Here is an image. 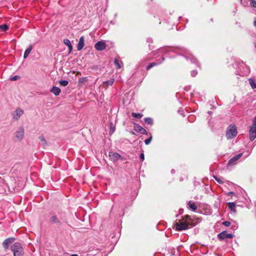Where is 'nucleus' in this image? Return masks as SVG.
Returning a JSON list of instances; mask_svg holds the SVG:
<instances>
[{
	"instance_id": "20e7f679",
	"label": "nucleus",
	"mask_w": 256,
	"mask_h": 256,
	"mask_svg": "<svg viewBox=\"0 0 256 256\" xmlns=\"http://www.w3.org/2000/svg\"><path fill=\"white\" fill-rule=\"evenodd\" d=\"M237 129L235 126H230L226 132V136L228 139H232L236 136Z\"/></svg>"
},
{
	"instance_id": "c03bdc74",
	"label": "nucleus",
	"mask_w": 256,
	"mask_h": 256,
	"mask_svg": "<svg viewBox=\"0 0 256 256\" xmlns=\"http://www.w3.org/2000/svg\"><path fill=\"white\" fill-rule=\"evenodd\" d=\"M234 194V192H228V194H227V195H228V196H230L231 194Z\"/></svg>"
},
{
	"instance_id": "a211bd4d",
	"label": "nucleus",
	"mask_w": 256,
	"mask_h": 256,
	"mask_svg": "<svg viewBox=\"0 0 256 256\" xmlns=\"http://www.w3.org/2000/svg\"><path fill=\"white\" fill-rule=\"evenodd\" d=\"M188 208L192 211L194 212L197 209V206L194 202L190 201L188 204Z\"/></svg>"
},
{
	"instance_id": "39448f33",
	"label": "nucleus",
	"mask_w": 256,
	"mask_h": 256,
	"mask_svg": "<svg viewBox=\"0 0 256 256\" xmlns=\"http://www.w3.org/2000/svg\"><path fill=\"white\" fill-rule=\"evenodd\" d=\"M24 110L20 108H18L16 110L12 113V118L18 120L20 119L21 116L24 114Z\"/></svg>"
},
{
	"instance_id": "c756f323",
	"label": "nucleus",
	"mask_w": 256,
	"mask_h": 256,
	"mask_svg": "<svg viewBox=\"0 0 256 256\" xmlns=\"http://www.w3.org/2000/svg\"><path fill=\"white\" fill-rule=\"evenodd\" d=\"M115 130V126L112 122L110 123V134H112Z\"/></svg>"
},
{
	"instance_id": "3c124183",
	"label": "nucleus",
	"mask_w": 256,
	"mask_h": 256,
	"mask_svg": "<svg viewBox=\"0 0 256 256\" xmlns=\"http://www.w3.org/2000/svg\"><path fill=\"white\" fill-rule=\"evenodd\" d=\"M240 1H242V0H240Z\"/></svg>"
},
{
	"instance_id": "6ab92c4d",
	"label": "nucleus",
	"mask_w": 256,
	"mask_h": 256,
	"mask_svg": "<svg viewBox=\"0 0 256 256\" xmlns=\"http://www.w3.org/2000/svg\"><path fill=\"white\" fill-rule=\"evenodd\" d=\"M32 48V46L30 45L28 46V48L26 50L24 53V59L26 58L30 54Z\"/></svg>"
},
{
	"instance_id": "b1692460",
	"label": "nucleus",
	"mask_w": 256,
	"mask_h": 256,
	"mask_svg": "<svg viewBox=\"0 0 256 256\" xmlns=\"http://www.w3.org/2000/svg\"><path fill=\"white\" fill-rule=\"evenodd\" d=\"M249 82L250 86L252 89H254L256 88V82L254 80V79L250 78L249 79Z\"/></svg>"
},
{
	"instance_id": "37998d69",
	"label": "nucleus",
	"mask_w": 256,
	"mask_h": 256,
	"mask_svg": "<svg viewBox=\"0 0 256 256\" xmlns=\"http://www.w3.org/2000/svg\"><path fill=\"white\" fill-rule=\"evenodd\" d=\"M254 26L256 27V18H254Z\"/></svg>"
},
{
	"instance_id": "7c9ffc66",
	"label": "nucleus",
	"mask_w": 256,
	"mask_h": 256,
	"mask_svg": "<svg viewBox=\"0 0 256 256\" xmlns=\"http://www.w3.org/2000/svg\"><path fill=\"white\" fill-rule=\"evenodd\" d=\"M39 139H40V140L41 142V144L42 146H45L46 144V141L43 136H40Z\"/></svg>"
},
{
	"instance_id": "c85d7f7f",
	"label": "nucleus",
	"mask_w": 256,
	"mask_h": 256,
	"mask_svg": "<svg viewBox=\"0 0 256 256\" xmlns=\"http://www.w3.org/2000/svg\"><path fill=\"white\" fill-rule=\"evenodd\" d=\"M59 84L62 86H66L68 84V82L66 80H61L59 82Z\"/></svg>"
},
{
	"instance_id": "8fccbe9b",
	"label": "nucleus",
	"mask_w": 256,
	"mask_h": 256,
	"mask_svg": "<svg viewBox=\"0 0 256 256\" xmlns=\"http://www.w3.org/2000/svg\"><path fill=\"white\" fill-rule=\"evenodd\" d=\"M255 48H256V44H255Z\"/></svg>"
},
{
	"instance_id": "a19ab883",
	"label": "nucleus",
	"mask_w": 256,
	"mask_h": 256,
	"mask_svg": "<svg viewBox=\"0 0 256 256\" xmlns=\"http://www.w3.org/2000/svg\"><path fill=\"white\" fill-rule=\"evenodd\" d=\"M147 42H152V40L151 38H148L147 40Z\"/></svg>"
},
{
	"instance_id": "4468645a",
	"label": "nucleus",
	"mask_w": 256,
	"mask_h": 256,
	"mask_svg": "<svg viewBox=\"0 0 256 256\" xmlns=\"http://www.w3.org/2000/svg\"><path fill=\"white\" fill-rule=\"evenodd\" d=\"M50 222L52 224H56L58 225L61 224V222L56 216H52L50 218Z\"/></svg>"
},
{
	"instance_id": "58836bf2",
	"label": "nucleus",
	"mask_w": 256,
	"mask_h": 256,
	"mask_svg": "<svg viewBox=\"0 0 256 256\" xmlns=\"http://www.w3.org/2000/svg\"><path fill=\"white\" fill-rule=\"evenodd\" d=\"M19 78V76H12V78H10V80H16L18 79V78Z\"/></svg>"
},
{
	"instance_id": "cd10ccee",
	"label": "nucleus",
	"mask_w": 256,
	"mask_h": 256,
	"mask_svg": "<svg viewBox=\"0 0 256 256\" xmlns=\"http://www.w3.org/2000/svg\"><path fill=\"white\" fill-rule=\"evenodd\" d=\"M132 116L135 118H140L142 116V114L140 113L132 112Z\"/></svg>"
},
{
	"instance_id": "72a5a7b5",
	"label": "nucleus",
	"mask_w": 256,
	"mask_h": 256,
	"mask_svg": "<svg viewBox=\"0 0 256 256\" xmlns=\"http://www.w3.org/2000/svg\"><path fill=\"white\" fill-rule=\"evenodd\" d=\"M152 136H150V137L148 138H147L145 140H144V143L146 145H148L149 144L151 141H152Z\"/></svg>"
},
{
	"instance_id": "1a4fd4ad",
	"label": "nucleus",
	"mask_w": 256,
	"mask_h": 256,
	"mask_svg": "<svg viewBox=\"0 0 256 256\" xmlns=\"http://www.w3.org/2000/svg\"><path fill=\"white\" fill-rule=\"evenodd\" d=\"M250 141H253L256 138V127L252 126L250 130Z\"/></svg>"
},
{
	"instance_id": "a878e982",
	"label": "nucleus",
	"mask_w": 256,
	"mask_h": 256,
	"mask_svg": "<svg viewBox=\"0 0 256 256\" xmlns=\"http://www.w3.org/2000/svg\"><path fill=\"white\" fill-rule=\"evenodd\" d=\"M114 82V78H111V79H110V80H108L106 81V82H104V84H105L106 86H112V85L113 84V83Z\"/></svg>"
},
{
	"instance_id": "4be33fe9",
	"label": "nucleus",
	"mask_w": 256,
	"mask_h": 256,
	"mask_svg": "<svg viewBox=\"0 0 256 256\" xmlns=\"http://www.w3.org/2000/svg\"><path fill=\"white\" fill-rule=\"evenodd\" d=\"M158 52H166L170 50H172V48L168 47L162 48L158 49Z\"/></svg>"
},
{
	"instance_id": "ddd939ff",
	"label": "nucleus",
	"mask_w": 256,
	"mask_h": 256,
	"mask_svg": "<svg viewBox=\"0 0 256 256\" xmlns=\"http://www.w3.org/2000/svg\"><path fill=\"white\" fill-rule=\"evenodd\" d=\"M184 57L187 60H190L192 63H194L198 66H200L199 63L198 62L197 60L191 54L190 56H184Z\"/></svg>"
},
{
	"instance_id": "f3484780",
	"label": "nucleus",
	"mask_w": 256,
	"mask_h": 256,
	"mask_svg": "<svg viewBox=\"0 0 256 256\" xmlns=\"http://www.w3.org/2000/svg\"><path fill=\"white\" fill-rule=\"evenodd\" d=\"M228 208L230 210L234 212H236V204L234 202H230L227 204Z\"/></svg>"
},
{
	"instance_id": "4c0bfd02",
	"label": "nucleus",
	"mask_w": 256,
	"mask_h": 256,
	"mask_svg": "<svg viewBox=\"0 0 256 256\" xmlns=\"http://www.w3.org/2000/svg\"><path fill=\"white\" fill-rule=\"evenodd\" d=\"M140 159L141 161H144V155L143 153H141L140 156Z\"/></svg>"
},
{
	"instance_id": "f704fd0d",
	"label": "nucleus",
	"mask_w": 256,
	"mask_h": 256,
	"mask_svg": "<svg viewBox=\"0 0 256 256\" xmlns=\"http://www.w3.org/2000/svg\"><path fill=\"white\" fill-rule=\"evenodd\" d=\"M250 6L256 8V1L255 0H250Z\"/></svg>"
},
{
	"instance_id": "9b49d317",
	"label": "nucleus",
	"mask_w": 256,
	"mask_h": 256,
	"mask_svg": "<svg viewBox=\"0 0 256 256\" xmlns=\"http://www.w3.org/2000/svg\"><path fill=\"white\" fill-rule=\"evenodd\" d=\"M108 156L114 162L118 161L121 158V156L117 152H110Z\"/></svg>"
},
{
	"instance_id": "7ed1b4c3",
	"label": "nucleus",
	"mask_w": 256,
	"mask_h": 256,
	"mask_svg": "<svg viewBox=\"0 0 256 256\" xmlns=\"http://www.w3.org/2000/svg\"><path fill=\"white\" fill-rule=\"evenodd\" d=\"M24 130L22 126L19 127L14 134V140L16 142H20L24 137Z\"/></svg>"
},
{
	"instance_id": "473e14b6",
	"label": "nucleus",
	"mask_w": 256,
	"mask_h": 256,
	"mask_svg": "<svg viewBox=\"0 0 256 256\" xmlns=\"http://www.w3.org/2000/svg\"><path fill=\"white\" fill-rule=\"evenodd\" d=\"M214 178L219 184H222L224 183V181L222 180L224 179L223 178L221 179L216 176H214Z\"/></svg>"
},
{
	"instance_id": "9d476101",
	"label": "nucleus",
	"mask_w": 256,
	"mask_h": 256,
	"mask_svg": "<svg viewBox=\"0 0 256 256\" xmlns=\"http://www.w3.org/2000/svg\"><path fill=\"white\" fill-rule=\"evenodd\" d=\"M14 240L15 238H10L5 240L2 243L4 248L5 249H8L10 246L14 242Z\"/></svg>"
},
{
	"instance_id": "5701e85b",
	"label": "nucleus",
	"mask_w": 256,
	"mask_h": 256,
	"mask_svg": "<svg viewBox=\"0 0 256 256\" xmlns=\"http://www.w3.org/2000/svg\"><path fill=\"white\" fill-rule=\"evenodd\" d=\"M114 64L118 68H120L122 66V62L116 58L114 60Z\"/></svg>"
},
{
	"instance_id": "2eb2a0df",
	"label": "nucleus",
	"mask_w": 256,
	"mask_h": 256,
	"mask_svg": "<svg viewBox=\"0 0 256 256\" xmlns=\"http://www.w3.org/2000/svg\"><path fill=\"white\" fill-rule=\"evenodd\" d=\"M84 46V37L81 36L80 38L78 46H77V49L78 50H80L83 48Z\"/></svg>"
},
{
	"instance_id": "393cba45",
	"label": "nucleus",
	"mask_w": 256,
	"mask_h": 256,
	"mask_svg": "<svg viewBox=\"0 0 256 256\" xmlns=\"http://www.w3.org/2000/svg\"><path fill=\"white\" fill-rule=\"evenodd\" d=\"M160 64V62H159V63H158V62H151L146 66V70H150L153 66H156L159 64Z\"/></svg>"
},
{
	"instance_id": "ea45409f",
	"label": "nucleus",
	"mask_w": 256,
	"mask_h": 256,
	"mask_svg": "<svg viewBox=\"0 0 256 256\" xmlns=\"http://www.w3.org/2000/svg\"><path fill=\"white\" fill-rule=\"evenodd\" d=\"M252 126H255L256 127V117L254 118L253 124L252 125Z\"/></svg>"
},
{
	"instance_id": "f257e3e1",
	"label": "nucleus",
	"mask_w": 256,
	"mask_h": 256,
	"mask_svg": "<svg viewBox=\"0 0 256 256\" xmlns=\"http://www.w3.org/2000/svg\"><path fill=\"white\" fill-rule=\"evenodd\" d=\"M188 225L194 226H196V224L194 222V220L190 216L186 215L176 222V228L179 231L186 230L188 228Z\"/></svg>"
},
{
	"instance_id": "6e6552de",
	"label": "nucleus",
	"mask_w": 256,
	"mask_h": 256,
	"mask_svg": "<svg viewBox=\"0 0 256 256\" xmlns=\"http://www.w3.org/2000/svg\"><path fill=\"white\" fill-rule=\"evenodd\" d=\"M242 153L239 154L236 156H234L232 157V158H230L228 163V166L230 165H234L236 164L237 161L242 156Z\"/></svg>"
},
{
	"instance_id": "c9c22d12",
	"label": "nucleus",
	"mask_w": 256,
	"mask_h": 256,
	"mask_svg": "<svg viewBox=\"0 0 256 256\" xmlns=\"http://www.w3.org/2000/svg\"><path fill=\"white\" fill-rule=\"evenodd\" d=\"M222 224L226 227H228L230 225V223L229 222L225 221L222 222Z\"/></svg>"
},
{
	"instance_id": "09e8293b",
	"label": "nucleus",
	"mask_w": 256,
	"mask_h": 256,
	"mask_svg": "<svg viewBox=\"0 0 256 256\" xmlns=\"http://www.w3.org/2000/svg\"><path fill=\"white\" fill-rule=\"evenodd\" d=\"M130 133H131L132 134H134V132H130Z\"/></svg>"
},
{
	"instance_id": "0eeeda50",
	"label": "nucleus",
	"mask_w": 256,
	"mask_h": 256,
	"mask_svg": "<svg viewBox=\"0 0 256 256\" xmlns=\"http://www.w3.org/2000/svg\"><path fill=\"white\" fill-rule=\"evenodd\" d=\"M96 49L98 50H103L106 48V43L103 41H98L94 45Z\"/></svg>"
},
{
	"instance_id": "dca6fc26",
	"label": "nucleus",
	"mask_w": 256,
	"mask_h": 256,
	"mask_svg": "<svg viewBox=\"0 0 256 256\" xmlns=\"http://www.w3.org/2000/svg\"><path fill=\"white\" fill-rule=\"evenodd\" d=\"M50 91L56 96H58L61 92V90L59 88L54 86H52Z\"/></svg>"
},
{
	"instance_id": "2f4dec72",
	"label": "nucleus",
	"mask_w": 256,
	"mask_h": 256,
	"mask_svg": "<svg viewBox=\"0 0 256 256\" xmlns=\"http://www.w3.org/2000/svg\"><path fill=\"white\" fill-rule=\"evenodd\" d=\"M0 29L4 32L6 31L8 29V26L6 24L0 25Z\"/></svg>"
},
{
	"instance_id": "412c9836",
	"label": "nucleus",
	"mask_w": 256,
	"mask_h": 256,
	"mask_svg": "<svg viewBox=\"0 0 256 256\" xmlns=\"http://www.w3.org/2000/svg\"><path fill=\"white\" fill-rule=\"evenodd\" d=\"M88 81V79L86 77L80 78L78 80V84L79 86H82V84Z\"/></svg>"
},
{
	"instance_id": "423d86ee",
	"label": "nucleus",
	"mask_w": 256,
	"mask_h": 256,
	"mask_svg": "<svg viewBox=\"0 0 256 256\" xmlns=\"http://www.w3.org/2000/svg\"><path fill=\"white\" fill-rule=\"evenodd\" d=\"M233 236V234H228L226 231H224L218 234V238L222 240L225 238H232Z\"/></svg>"
},
{
	"instance_id": "a18cd8bd",
	"label": "nucleus",
	"mask_w": 256,
	"mask_h": 256,
	"mask_svg": "<svg viewBox=\"0 0 256 256\" xmlns=\"http://www.w3.org/2000/svg\"><path fill=\"white\" fill-rule=\"evenodd\" d=\"M246 68L248 70V72H250V68L248 66H246Z\"/></svg>"
},
{
	"instance_id": "f8f14e48",
	"label": "nucleus",
	"mask_w": 256,
	"mask_h": 256,
	"mask_svg": "<svg viewBox=\"0 0 256 256\" xmlns=\"http://www.w3.org/2000/svg\"><path fill=\"white\" fill-rule=\"evenodd\" d=\"M134 130L142 134H147V131L142 126H140L138 124H135L134 126Z\"/></svg>"
},
{
	"instance_id": "bb28decb",
	"label": "nucleus",
	"mask_w": 256,
	"mask_h": 256,
	"mask_svg": "<svg viewBox=\"0 0 256 256\" xmlns=\"http://www.w3.org/2000/svg\"><path fill=\"white\" fill-rule=\"evenodd\" d=\"M144 122L150 125H152L153 124V120L150 118H145Z\"/></svg>"
},
{
	"instance_id": "79ce46f5",
	"label": "nucleus",
	"mask_w": 256,
	"mask_h": 256,
	"mask_svg": "<svg viewBox=\"0 0 256 256\" xmlns=\"http://www.w3.org/2000/svg\"><path fill=\"white\" fill-rule=\"evenodd\" d=\"M183 52L186 54H188V50L186 49H184Z\"/></svg>"
},
{
	"instance_id": "49530a36",
	"label": "nucleus",
	"mask_w": 256,
	"mask_h": 256,
	"mask_svg": "<svg viewBox=\"0 0 256 256\" xmlns=\"http://www.w3.org/2000/svg\"><path fill=\"white\" fill-rule=\"evenodd\" d=\"M71 256H78V255L76 254H72L71 255Z\"/></svg>"
},
{
	"instance_id": "de8ad7c7",
	"label": "nucleus",
	"mask_w": 256,
	"mask_h": 256,
	"mask_svg": "<svg viewBox=\"0 0 256 256\" xmlns=\"http://www.w3.org/2000/svg\"><path fill=\"white\" fill-rule=\"evenodd\" d=\"M164 57L162 58V62L164 61Z\"/></svg>"
},
{
	"instance_id": "aec40b11",
	"label": "nucleus",
	"mask_w": 256,
	"mask_h": 256,
	"mask_svg": "<svg viewBox=\"0 0 256 256\" xmlns=\"http://www.w3.org/2000/svg\"><path fill=\"white\" fill-rule=\"evenodd\" d=\"M64 44L67 46L69 49V52H70L72 50V45L68 39H65L64 40Z\"/></svg>"
},
{
	"instance_id": "e433bc0d",
	"label": "nucleus",
	"mask_w": 256,
	"mask_h": 256,
	"mask_svg": "<svg viewBox=\"0 0 256 256\" xmlns=\"http://www.w3.org/2000/svg\"><path fill=\"white\" fill-rule=\"evenodd\" d=\"M198 74V72L196 70H193L191 72V76H192V77H194L196 76V74Z\"/></svg>"
},
{
	"instance_id": "f03ea898",
	"label": "nucleus",
	"mask_w": 256,
	"mask_h": 256,
	"mask_svg": "<svg viewBox=\"0 0 256 256\" xmlns=\"http://www.w3.org/2000/svg\"><path fill=\"white\" fill-rule=\"evenodd\" d=\"M10 250L13 252L14 256H23L24 255V248L20 242H16L10 246Z\"/></svg>"
}]
</instances>
